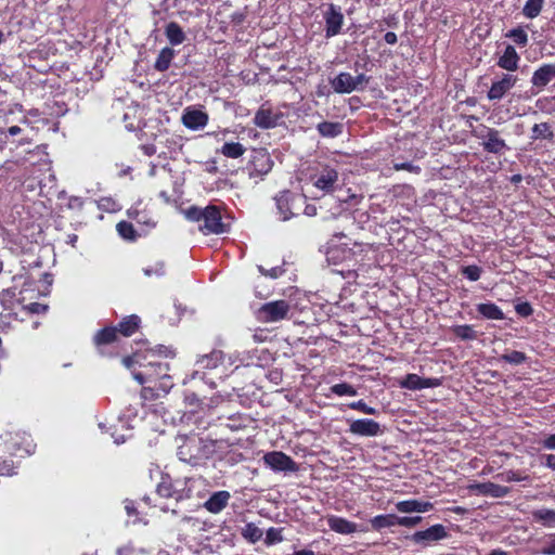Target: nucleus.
<instances>
[{
  "instance_id": "1",
  "label": "nucleus",
  "mask_w": 555,
  "mask_h": 555,
  "mask_svg": "<svg viewBox=\"0 0 555 555\" xmlns=\"http://www.w3.org/2000/svg\"><path fill=\"white\" fill-rule=\"evenodd\" d=\"M122 364L129 370L138 365L141 370L132 371L133 378L144 386L141 396L144 400H153L166 396L173 387L171 376L168 374V363L147 360V356L141 349L135 350L131 356L122 358Z\"/></svg>"
},
{
  "instance_id": "2",
  "label": "nucleus",
  "mask_w": 555,
  "mask_h": 555,
  "mask_svg": "<svg viewBox=\"0 0 555 555\" xmlns=\"http://www.w3.org/2000/svg\"><path fill=\"white\" fill-rule=\"evenodd\" d=\"M141 320L138 314H129L118 326H107L96 332L93 343L100 356L112 358L117 356L119 337L132 335L140 326Z\"/></svg>"
},
{
  "instance_id": "3",
  "label": "nucleus",
  "mask_w": 555,
  "mask_h": 555,
  "mask_svg": "<svg viewBox=\"0 0 555 555\" xmlns=\"http://www.w3.org/2000/svg\"><path fill=\"white\" fill-rule=\"evenodd\" d=\"M178 451L177 455L181 462L192 466L199 465L208 459L214 451V444L195 435L186 437L179 436L176 439Z\"/></svg>"
},
{
  "instance_id": "4",
  "label": "nucleus",
  "mask_w": 555,
  "mask_h": 555,
  "mask_svg": "<svg viewBox=\"0 0 555 555\" xmlns=\"http://www.w3.org/2000/svg\"><path fill=\"white\" fill-rule=\"evenodd\" d=\"M224 354L221 350H212L208 354L201 356L195 362V370L190 375L191 380L201 379L214 389L216 383L207 376L208 371L217 370L222 363Z\"/></svg>"
},
{
  "instance_id": "5",
  "label": "nucleus",
  "mask_w": 555,
  "mask_h": 555,
  "mask_svg": "<svg viewBox=\"0 0 555 555\" xmlns=\"http://www.w3.org/2000/svg\"><path fill=\"white\" fill-rule=\"evenodd\" d=\"M34 291L30 286L20 291L18 296L15 291L7 289L0 294V302L4 310L15 309L14 302H18L23 309L28 312H35Z\"/></svg>"
},
{
  "instance_id": "6",
  "label": "nucleus",
  "mask_w": 555,
  "mask_h": 555,
  "mask_svg": "<svg viewBox=\"0 0 555 555\" xmlns=\"http://www.w3.org/2000/svg\"><path fill=\"white\" fill-rule=\"evenodd\" d=\"M275 201L282 220L286 221L295 216V210L301 207L305 197L294 194L291 191H283L275 197Z\"/></svg>"
},
{
  "instance_id": "7",
  "label": "nucleus",
  "mask_w": 555,
  "mask_h": 555,
  "mask_svg": "<svg viewBox=\"0 0 555 555\" xmlns=\"http://www.w3.org/2000/svg\"><path fill=\"white\" fill-rule=\"evenodd\" d=\"M263 463L274 472L295 473L298 470L296 462L281 451H271L263 455Z\"/></svg>"
},
{
  "instance_id": "8",
  "label": "nucleus",
  "mask_w": 555,
  "mask_h": 555,
  "mask_svg": "<svg viewBox=\"0 0 555 555\" xmlns=\"http://www.w3.org/2000/svg\"><path fill=\"white\" fill-rule=\"evenodd\" d=\"M448 537L449 532L447 528L441 524H436L425 530L414 532L411 540L416 544L428 545L430 543L444 540Z\"/></svg>"
},
{
  "instance_id": "9",
  "label": "nucleus",
  "mask_w": 555,
  "mask_h": 555,
  "mask_svg": "<svg viewBox=\"0 0 555 555\" xmlns=\"http://www.w3.org/2000/svg\"><path fill=\"white\" fill-rule=\"evenodd\" d=\"M338 172L336 169L331 167L322 168L315 173L311 180L313 186L323 192V194L332 193L338 182Z\"/></svg>"
},
{
  "instance_id": "10",
  "label": "nucleus",
  "mask_w": 555,
  "mask_h": 555,
  "mask_svg": "<svg viewBox=\"0 0 555 555\" xmlns=\"http://www.w3.org/2000/svg\"><path fill=\"white\" fill-rule=\"evenodd\" d=\"M442 385L441 378L428 377L424 378L417 374H406L400 382L399 386L408 390H422L426 388H436Z\"/></svg>"
},
{
  "instance_id": "11",
  "label": "nucleus",
  "mask_w": 555,
  "mask_h": 555,
  "mask_svg": "<svg viewBox=\"0 0 555 555\" xmlns=\"http://www.w3.org/2000/svg\"><path fill=\"white\" fill-rule=\"evenodd\" d=\"M349 433L360 437H376L383 433L379 423L371 418H360L350 423Z\"/></svg>"
},
{
  "instance_id": "12",
  "label": "nucleus",
  "mask_w": 555,
  "mask_h": 555,
  "mask_svg": "<svg viewBox=\"0 0 555 555\" xmlns=\"http://www.w3.org/2000/svg\"><path fill=\"white\" fill-rule=\"evenodd\" d=\"M199 229L215 234H221L227 231L225 224L221 221V214L216 206L205 208L204 225Z\"/></svg>"
},
{
  "instance_id": "13",
  "label": "nucleus",
  "mask_w": 555,
  "mask_h": 555,
  "mask_svg": "<svg viewBox=\"0 0 555 555\" xmlns=\"http://www.w3.org/2000/svg\"><path fill=\"white\" fill-rule=\"evenodd\" d=\"M324 18L326 23V37L331 38L338 35L344 23V15L339 8H336L334 4H330L327 11L324 14Z\"/></svg>"
},
{
  "instance_id": "14",
  "label": "nucleus",
  "mask_w": 555,
  "mask_h": 555,
  "mask_svg": "<svg viewBox=\"0 0 555 555\" xmlns=\"http://www.w3.org/2000/svg\"><path fill=\"white\" fill-rule=\"evenodd\" d=\"M181 120L186 128L191 130H198L207 125L208 115L201 109L188 107L184 109Z\"/></svg>"
},
{
  "instance_id": "15",
  "label": "nucleus",
  "mask_w": 555,
  "mask_h": 555,
  "mask_svg": "<svg viewBox=\"0 0 555 555\" xmlns=\"http://www.w3.org/2000/svg\"><path fill=\"white\" fill-rule=\"evenodd\" d=\"M516 76L505 74L501 80H498L492 83L487 94L488 99L491 101L501 100L504 96V94L516 85Z\"/></svg>"
},
{
  "instance_id": "16",
  "label": "nucleus",
  "mask_w": 555,
  "mask_h": 555,
  "mask_svg": "<svg viewBox=\"0 0 555 555\" xmlns=\"http://www.w3.org/2000/svg\"><path fill=\"white\" fill-rule=\"evenodd\" d=\"M230 499L231 494L229 491L220 490L214 492L209 496V499L204 503V507L211 514H219L227 507Z\"/></svg>"
},
{
  "instance_id": "17",
  "label": "nucleus",
  "mask_w": 555,
  "mask_h": 555,
  "mask_svg": "<svg viewBox=\"0 0 555 555\" xmlns=\"http://www.w3.org/2000/svg\"><path fill=\"white\" fill-rule=\"evenodd\" d=\"M434 508V504L429 501L404 500L396 503V509L400 513H426Z\"/></svg>"
},
{
  "instance_id": "18",
  "label": "nucleus",
  "mask_w": 555,
  "mask_h": 555,
  "mask_svg": "<svg viewBox=\"0 0 555 555\" xmlns=\"http://www.w3.org/2000/svg\"><path fill=\"white\" fill-rule=\"evenodd\" d=\"M472 489L478 494L495 499L504 498L509 493V489L507 487L496 485L490 481L477 483L473 486Z\"/></svg>"
},
{
  "instance_id": "19",
  "label": "nucleus",
  "mask_w": 555,
  "mask_h": 555,
  "mask_svg": "<svg viewBox=\"0 0 555 555\" xmlns=\"http://www.w3.org/2000/svg\"><path fill=\"white\" fill-rule=\"evenodd\" d=\"M555 78V65L553 64H544L540 68H538L531 78V83L537 88H544L550 83L552 79Z\"/></svg>"
},
{
  "instance_id": "20",
  "label": "nucleus",
  "mask_w": 555,
  "mask_h": 555,
  "mask_svg": "<svg viewBox=\"0 0 555 555\" xmlns=\"http://www.w3.org/2000/svg\"><path fill=\"white\" fill-rule=\"evenodd\" d=\"M327 525L331 530L340 534H351L358 531L357 524L335 515L328 516Z\"/></svg>"
},
{
  "instance_id": "21",
  "label": "nucleus",
  "mask_w": 555,
  "mask_h": 555,
  "mask_svg": "<svg viewBox=\"0 0 555 555\" xmlns=\"http://www.w3.org/2000/svg\"><path fill=\"white\" fill-rule=\"evenodd\" d=\"M331 86L336 93H351L356 91L353 76L349 73H340L331 80Z\"/></svg>"
},
{
  "instance_id": "22",
  "label": "nucleus",
  "mask_w": 555,
  "mask_h": 555,
  "mask_svg": "<svg viewBox=\"0 0 555 555\" xmlns=\"http://www.w3.org/2000/svg\"><path fill=\"white\" fill-rule=\"evenodd\" d=\"M451 332L456 336V338L469 341L476 340L481 335H483V331L478 328L476 325H454L451 327Z\"/></svg>"
},
{
  "instance_id": "23",
  "label": "nucleus",
  "mask_w": 555,
  "mask_h": 555,
  "mask_svg": "<svg viewBox=\"0 0 555 555\" xmlns=\"http://www.w3.org/2000/svg\"><path fill=\"white\" fill-rule=\"evenodd\" d=\"M279 116L273 114L271 109L263 106L258 109L255 115L254 122L262 129L273 128L278 125Z\"/></svg>"
},
{
  "instance_id": "24",
  "label": "nucleus",
  "mask_w": 555,
  "mask_h": 555,
  "mask_svg": "<svg viewBox=\"0 0 555 555\" xmlns=\"http://www.w3.org/2000/svg\"><path fill=\"white\" fill-rule=\"evenodd\" d=\"M156 490L160 496L175 498L177 501L189 496V494H184V490H177L168 478H163L162 481L157 485Z\"/></svg>"
},
{
  "instance_id": "25",
  "label": "nucleus",
  "mask_w": 555,
  "mask_h": 555,
  "mask_svg": "<svg viewBox=\"0 0 555 555\" xmlns=\"http://www.w3.org/2000/svg\"><path fill=\"white\" fill-rule=\"evenodd\" d=\"M483 149L490 153H501L505 147V141L499 137V131L489 129L487 140L482 143Z\"/></svg>"
},
{
  "instance_id": "26",
  "label": "nucleus",
  "mask_w": 555,
  "mask_h": 555,
  "mask_svg": "<svg viewBox=\"0 0 555 555\" xmlns=\"http://www.w3.org/2000/svg\"><path fill=\"white\" fill-rule=\"evenodd\" d=\"M519 56L513 46H507L503 55L500 57L498 65L506 70H516Z\"/></svg>"
},
{
  "instance_id": "27",
  "label": "nucleus",
  "mask_w": 555,
  "mask_h": 555,
  "mask_svg": "<svg viewBox=\"0 0 555 555\" xmlns=\"http://www.w3.org/2000/svg\"><path fill=\"white\" fill-rule=\"evenodd\" d=\"M165 35L172 46L183 43L186 38L182 27L176 22H170L167 24L165 28Z\"/></svg>"
},
{
  "instance_id": "28",
  "label": "nucleus",
  "mask_w": 555,
  "mask_h": 555,
  "mask_svg": "<svg viewBox=\"0 0 555 555\" xmlns=\"http://www.w3.org/2000/svg\"><path fill=\"white\" fill-rule=\"evenodd\" d=\"M533 519L544 527L555 526V509L540 508L532 512Z\"/></svg>"
},
{
  "instance_id": "29",
  "label": "nucleus",
  "mask_w": 555,
  "mask_h": 555,
  "mask_svg": "<svg viewBox=\"0 0 555 555\" xmlns=\"http://www.w3.org/2000/svg\"><path fill=\"white\" fill-rule=\"evenodd\" d=\"M173 56L175 51L171 48L166 47L162 49L154 64L155 69L158 72L167 70L170 66Z\"/></svg>"
},
{
  "instance_id": "30",
  "label": "nucleus",
  "mask_w": 555,
  "mask_h": 555,
  "mask_svg": "<svg viewBox=\"0 0 555 555\" xmlns=\"http://www.w3.org/2000/svg\"><path fill=\"white\" fill-rule=\"evenodd\" d=\"M372 528L379 531L384 528L397 526V516L393 514L377 515L371 519Z\"/></svg>"
},
{
  "instance_id": "31",
  "label": "nucleus",
  "mask_w": 555,
  "mask_h": 555,
  "mask_svg": "<svg viewBox=\"0 0 555 555\" xmlns=\"http://www.w3.org/2000/svg\"><path fill=\"white\" fill-rule=\"evenodd\" d=\"M39 170L43 172V177L39 180L41 192L43 189H52L55 185V176L51 172L50 162L40 164Z\"/></svg>"
},
{
  "instance_id": "32",
  "label": "nucleus",
  "mask_w": 555,
  "mask_h": 555,
  "mask_svg": "<svg viewBox=\"0 0 555 555\" xmlns=\"http://www.w3.org/2000/svg\"><path fill=\"white\" fill-rule=\"evenodd\" d=\"M343 125L339 122L323 121L318 125V130L321 135L335 138L341 133Z\"/></svg>"
},
{
  "instance_id": "33",
  "label": "nucleus",
  "mask_w": 555,
  "mask_h": 555,
  "mask_svg": "<svg viewBox=\"0 0 555 555\" xmlns=\"http://www.w3.org/2000/svg\"><path fill=\"white\" fill-rule=\"evenodd\" d=\"M246 149L238 142H227L221 147V153L229 158H238L245 153Z\"/></svg>"
},
{
  "instance_id": "34",
  "label": "nucleus",
  "mask_w": 555,
  "mask_h": 555,
  "mask_svg": "<svg viewBox=\"0 0 555 555\" xmlns=\"http://www.w3.org/2000/svg\"><path fill=\"white\" fill-rule=\"evenodd\" d=\"M242 535L250 543H256L262 538L263 532L254 522H248L242 529Z\"/></svg>"
},
{
  "instance_id": "35",
  "label": "nucleus",
  "mask_w": 555,
  "mask_h": 555,
  "mask_svg": "<svg viewBox=\"0 0 555 555\" xmlns=\"http://www.w3.org/2000/svg\"><path fill=\"white\" fill-rule=\"evenodd\" d=\"M330 391L331 393L336 395L338 397H354L358 395L357 389L348 383L335 384L330 388Z\"/></svg>"
},
{
  "instance_id": "36",
  "label": "nucleus",
  "mask_w": 555,
  "mask_h": 555,
  "mask_svg": "<svg viewBox=\"0 0 555 555\" xmlns=\"http://www.w3.org/2000/svg\"><path fill=\"white\" fill-rule=\"evenodd\" d=\"M255 169L260 173H267L272 166L270 156L264 152H259L254 160Z\"/></svg>"
},
{
  "instance_id": "37",
  "label": "nucleus",
  "mask_w": 555,
  "mask_h": 555,
  "mask_svg": "<svg viewBox=\"0 0 555 555\" xmlns=\"http://www.w3.org/2000/svg\"><path fill=\"white\" fill-rule=\"evenodd\" d=\"M554 135L550 125L547 122L535 124L532 127V135L533 140L538 139H552Z\"/></svg>"
},
{
  "instance_id": "38",
  "label": "nucleus",
  "mask_w": 555,
  "mask_h": 555,
  "mask_svg": "<svg viewBox=\"0 0 555 555\" xmlns=\"http://www.w3.org/2000/svg\"><path fill=\"white\" fill-rule=\"evenodd\" d=\"M543 7V0H528L524 7V15L528 18L537 17Z\"/></svg>"
},
{
  "instance_id": "39",
  "label": "nucleus",
  "mask_w": 555,
  "mask_h": 555,
  "mask_svg": "<svg viewBox=\"0 0 555 555\" xmlns=\"http://www.w3.org/2000/svg\"><path fill=\"white\" fill-rule=\"evenodd\" d=\"M291 309V306L285 300H276L272 302H268L263 305L260 309V312H287Z\"/></svg>"
},
{
  "instance_id": "40",
  "label": "nucleus",
  "mask_w": 555,
  "mask_h": 555,
  "mask_svg": "<svg viewBox=\"0 0 555 555\" xmlns=\"http://www.w3.org/2000/svg\"><path fill=\"white\" fill-rule=\"evenodd\" d=\"M500 359L506 363L519 365L527 360V357L524 352L514 350L502 354Z\"/></svg>"
},
{
  "instance_id": "41",
  "label": "nucleus",
  "mask_w": 555,
  "mask_h": 555,
  "mask_svg": "<svg viewBox=\"0 0 555 555\" xmlns=\"http://www.w3.org/2000/svg\"><path fill=\"white\" fill-rule=\"evenodd\" d=\"M118 234L126 240H134L135 238V230L130 222L120 221L116 225Z\"/></svg>"
},
{
  "instance_id": "42",
  "label": "nucleus",
  "mask_w": 555,
  "mask_h": 555,
  "mask_svg": "<svg viewBox=\"0 0 555 555\" xmlns=\"http://www.w3.org/2000/svg\"><path fill=\"white\" fill-rule=\"evenodd\" d=\"M282 531H283L282 528H274V527L269 528L266 532L264 543L267 545H274V544L282 542L284 540V538L282 535Z\"/></svg>"
},
{
  "instance_id": "43",
  "label": "nucleus",
  "mask_w": 555,
  "mask_h": 555,
  "mask_svg": "<svg viewBox=\"0 0 555 555\" xmlns=\"http://www.w3.org/2000/svg\"><path fill=\"white\" fill-rule=\"evenodd\" d=\"M143 353L146 354L147 358L149 357L152 358L154 356H163L165 358H168V357L172 358V357H175V352L170 348H168V347H166L164 345H158V346H156L153 349H146L145 352H143Z\"/></svg>"
},
{
  "instance_id": "44",
  "label": "nucleus",
  "mask_w": 555,
  "mask_h": 555,
  "mask_svg": "<svg viewBox=\"0 0 555 555\" xmlns=\"http://www.w3.org/2000/svg\"><path fill=\"white\" fill-rule=\"evenodd\" d=\"M348 408L369 415H376L378 413L375 408L369 406L363 400L353 401L348 404Z\"/></svg>"
},
{
  "instance_id": "45",
  "label": "nucleus",
  "mask_w": 555,
  "mask_h": 555,
  "mask_svg": "<svg viewBox=\"0 0 555 555\" xmlns=\"http://www.w3.org/2000/svg\"><path fill=\"white\" fill-rule=\"evenodd\" d=\"M507 37L512 38L517 44L522 47L526 46L528 41L527 33L520 27L512 29L507 34Z\"/></svg>"
},
{
  "instance_id": "46",
  "label": "nucleus",
  "mask_w": 555,
  "mask_h": 555,
  "mask_svg": "<svg viewBox=\"0 0 555 555\" xmlns=\"http://www.w3.org/2000/svg\"><path fill=\"white\" fill-rule=\"evenodd\" d=\"M421 521H422L421 516H403V517L397 516L398 526H402V527H406V528L415 527Z\"/></svg>"
},
{
  "instance_id": "47",
  "label": "nucleus",
  "mask_w": 555,
  "mask_h": 555,
  "mask_svg": "<svg viewBox=\"0 0 555 555\" xmlns=\"http://www.w3.org/2000/svg\"><path fill=\"white\" fill-rule=\"evenodd\" d=\"M462 274L470 281H477L480 279L481 268H479L478 266L463 267Z\"/></svg>"
},
{
  "instance_id": "48",
  "label": "nucleus",
  "mask_w": 555,
  "mask_h": 555,
  "mask_svg": "<svg viewBox=\"0 0 555 555\" xmlns=\"http://www.w3.org/2000/svg\"><path fill=\"white\" fill-rule=\"evenodd\" d=\"M184 215L191 221H201L204 220L205 209L193 206L186 209Z\"/></svg>"
},
{
  "instance_id": "49",
  "label": "nucleus",
  "mask_w": 555,
  "mask_h": 555,
  "mask_svg": "<svg viewBox=\"0 0 555 555\" xmlns=\"http://www.w3.org/2000/svg\"><path fill=\"white\" fill-rule=\"evenodd\" d=\"M137 553L143 554L144 551L142 548L137 551L131 542L121 545L116 550V555H135Z\"/></svg>"
},
{
  "instance_id": "50",
  "label": "nucleus",
  "mask_w": 555,
  "mask_h": 555,
  "mask_svg": "<svg viewBox=\"0 0 555 555\" xmlns=\"http://www.w3.org/2000/svg\"><path fill=\"white\" fill-rule=\"evenodd\" d=\"M258 270L262 275L269 276L271 279H276L281 276L284 272V269L282 267H274L270 270H267L262 266H258Z\"/></svg>"
},
{
  "instance_id": "51",
  "label": "nucleus",
  "mask_w": 555,
  "mask_h": 555,
  "mask_svg": "<svg viewBox=\"0 0 555 555\" xmlns=\"http://www.w3.org/2000/svg\"><path fill=\"white\" fill-rule=\"evenodd\" d=\"M353 81L356 85V90H363L369 83L370 77L365 74H359L358 76L353 77Z\"/></svg>"
},
{
  "instance_id": "52",
  "label": "nucleus",
  "mask_w": 555,
  "mask_h": 555,
  "mask_svg": "<svg viewBox=\"0 0 555 555\" xmlns=\"http://www.w3.org/2000/svg\"><path fill=\"white\" fill-rule=\"evenodd\" d=\"M13 469L11 461H0V476H10L13 474Z\"/></svg>"
},
{
  "instance_id": "53",
  "label": "nucleus",
  "mask_w": 555,
  "mask_h": 555,
  "mask_svg": "<svg viewBox=\"0 0 555 555\" xmlns=\"http://www.w3.org/2000/svg\"><path fill=\"white\" fill-rule=\"evenodd\" d=\"M184 400L193 410L199 405L201 401L195 392H186Z\"/></svg>"
},
{
  "instance_id": "54",
  "label": "nucleus",
  "mask_w": 555,
  "mask_h": 555,
  "mask_svg": "<svg viewBox=\"0 0 555 555\" xmlns=\"http://www.w3.org/2000/svg\"><path fill=\"white\" fill-rule=\"evenodd\" d=\"M541 446L546 450H555V434L546 435L541 441Z\"/></svg>"
},
{
  "instance_id": "55",
  "label": "nucleus",
  "mask_w": 555,
  "mask_h": 555,
  "mask_svg": "<svg viewBox=\"0 0 555 555\" xmlns=\"http://www.w3.org/2000/svg\"><path fill=\"white\" fill-rule=\"evenodd\" d=\"M17 314H0V327L4 331L5 326L11 324V321H17Z\"/></svg>"
},
{
  "instance_id": "56",
  "label": "nucleus",
  "mask_w": 555,
  "mask_h": 555,
  "mask_svg": "<svg viewBox=\"0 0 555 555\" xmlns=\"http://www.w3.org/2000/svg\"><path fill=\"white\" fill-rule=\"evenodd\" d=\"M53 278L49 273H44L42 275V279L40 280V283L43 285L44 289L40 292L42 295H47L48 288L52 285Z\"/></svg>"
},
{
  "instance_id": "57",
  "label": "nucleus",
  "mask_w": 555,
  "mask_h": 555,
  "mask_svg": "<svg viewBox=\"0 0 555 555\" xmlns=\"http://www.w3.org/2000/svg\"><path fill=\"white\" fill-rule=\"evenodd\" d=\"M396 170H409V171H420V167L412 165L411 163H401V164H395Z\"/></svg>"
},
{
  "instance_id": "58",
  "label": "nucleus",
  "mask_w": 555,
  "mask_h": 555,
  "mask_svg": "<svg viewBox=\"0 0 555 555\" xmlns=\"http://www.w3.org/2000/svg\"><path fill=\"white\" fill-rule=\"evenodd\" d=\"M478 312H501L500 309L494 305L480 304L478 305Z\"/></svg>"
},
{
  "instance_id": "59",
  "label": "nucleus",
  "mask_w": 555,
  "mask_h": 555,
  "mask_svg": "<svg viewBox=\"0 0 555 555\" xmlns=\"http://www.w3.org/2000/svg\"><path fill=\"white\" fill-rule=\"evenodd\" d=\"M124 505H125V511L127 513L128 516H132V515H135L137 514V508L134 506V503L133 501L131 500H125L124 501Z\"/></svg>"
},
{
  "instance_id": "60",
  "label": "nucleus",
  "mask_w": 555,
  "mask_h": 555,
  "mask_svg": "<svg viewBox=\"0 0 555 555\" xmlns=\"http://www.w3.org/2000/svg\"><path fill=\"white\" fill-rule=\"evenodd\" d=\"M164 266L160 263L158 264L155 269H152V268H145L144 269V274L146 276H151L153 274H156V275H162L164 273Z\"/></svg>"
},
{
  "instance_id": "61",
  "label": "nucleus",
  "mask_w": 555,
  "mask_h": 555,
  "mask_svg": "<svg viewBox=\"0 0 555 555\" xmlns=\"http://www.w3.org/2000/svg\"><path fill=\"white\" fill-rule=\"evenodd\" d=\"M544 466L552 470H555V454L544 455Z\"/></svg>"
},
{
  "instance_id": "62",
  "label": "nucleus",
  "mask_w": 555,
  "mask_h": 555,
  "mask_svg": "<svg viewBox=\"0 0 555 555\" xmlns=\"http://www.w3.org/2000/svg\"><path fill=\"white\" fill-rule=\"evenodd\" d=\"M542 554L555 555V539L547 543V545L542 550Z\"/></svg>"
},
{
  "instance_id": "63",
  "label": "nucleus",
  "mask_w": 555,
  "mask_h": 555,
  "mask_svg": "<svg viewBox=\"0 0 555 555\" xmlns=\"http://www.w3.org/2000/svg\"><path fill=\"white\" fill-rule=\"evenodd\" d=\"M515 310L517 313L520 312H532V309L528 302H520L515 306Z\"/></svg>"
},
{
  "instance_id": "64",
  "label": "nucleus",
  "mask_w": 555,
  "mask_h": 555,
  "mask_svg": "<svg viewBox=\"0 0 555 555\" xmlns=\"http://www.w3.org/2000/svg\"><path fill=\"white\" fill-rule=\"evenodd\" d=\"M384 39L388 44H395L398 40L397 35L393 31L386 33Z\"/></svg>"
}]
</instances>
